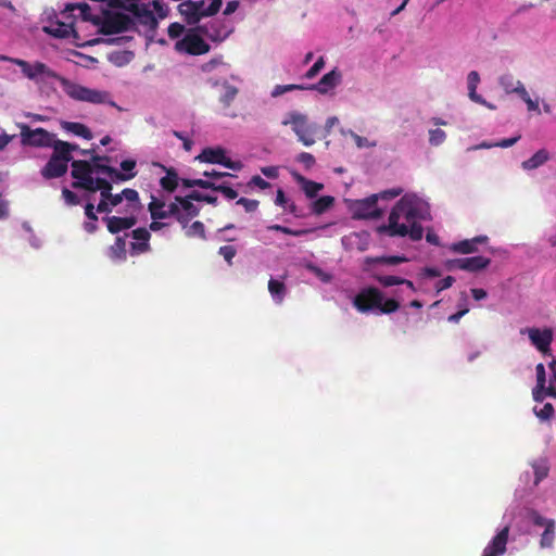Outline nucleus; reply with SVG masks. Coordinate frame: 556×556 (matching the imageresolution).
<instances>
[{
    "label": "nucleus",
    "mask_w": 556,
    "mask_h": 556,
    "mask_svg": "<svg viewBox=\"0 0 556 556\" xmlns=\"http://www.w3.org/2000/svg\"><path fill=\"white\" fill-rule=\"evenodd\" d=\"M334 202V198L331 195H323L314 201L312 210L315 214L320 215L329 210Z\"/></svg>",
    "instance_id": "obj_33"
},
{
    "label": "nucleus",
    "mask_w": 556,
    "mask_h": 556,
    "mask_svg": "<svg viewBox=\"0 0 556 556\" xmlns=\"http://www.w3.org/2000/svg\"><path fill=\"white\" fill-rule=\"evenodd\" d=\"M103 220L106 224V228H108L109 232H111L113 235H116L123 230L130 229L137 224L136 216H126V217L106 216V217H103Z\"/></svg>",
    "instance_id": "obj_17"
},
{
    "label": "nucleus",
    "mask_w": 556,
    "mask_h": 556,
    "mask_svg": "<svg viewBox=\"0 0 556 556\" xmlns=\"http://www.w3.org/2000/svg\"><path fill=\"white\" fill-rule=\"evenodd\" d=\"M175 49L191 55H201L210 51V45L194 30H190L175 43Z\"/></svg>",
    "instance_id": "obj_8"
},
{
    "label": "nucleus",
    "mask_w": 556,
    "mask_h": 556,
    "mask_svg": "<svg viewBox=\"0 0 556 556\" xmlns=\"http://www.w3.org/2000/svg\"><path fill=\"white\" fill-rule=\"evenodd\" d=\"M123 200L128 202V206L137 211L140 208V199L137 190L131 188H125L122 191Z\"/></svg>",
    "instance_id": "obj_37"
},
{
    "label": "nucleus",
    "mask_w": 556,
    "mask_h": 556,
    "mask_svg": "<svg viewBox=\"0 0 556 556\" xmlns=\"http://www.w3.org/2000/svg\"><path fill=\"white\" fill-rule=\"evenodd\" d=\"M554 412V406L551 403L544 404L540 410L534 409L536 417L541 420H549L553 417Z\"/></svg>",
    "instance_id": "obj_51"
},
{
    "label": "nucleus",
    "mask_w": 556,
    "mask_h": 556,
    "mask_svg": "<svg viewBox=\"0 0 556 556\" xmlns=\"http://www.w3.org/2000/svg\"><path fill=\"white\" fill-rule=\"evenodd\" d=\"M185 235L188 238L198 237V238L203 239V240L206 239L204 224L202 222H200V220L193 222L191 225H189L185 229Z\"/></svg>",
    "instance_id": "obj_35"
},
{
    "label": "nucleus",
    "mask_w": 556,
    "mask_h": 556,
    "mask_svg": "<svg viewBox=\"0 0 556 556\" xmlns=\"http://www.w3.org/2000/svg\"><path fill=\"white\" fill-rule=\"evenodd\" d=\"M520 138H521V136L517 135L513 138H506L498 142H494V146H496L498 148H509V147L514 146L515 143H517L520 140Z\"/></svg>",
    "instance_id": "obj_64"
},
{
    "label": "nucleus",
    "mask_w": 556,
    "mask_h": 556,
    "mask_svg": "<svg viewBox=\"0 0 556 556\" xmlns=\"http://www.w3.org/2000/svg\"><path fill=\"white\" fill-rule=\"evenodd\" d=\"M100 191L101 198L108 195L112 191V184L104 178H96L94 180V192Z\"/></svg>",
    "instance_id": "obj_47"
},
{
    "label": "nucleus",
    "mask_w": 556,
    "mask_h": 556,
    "mask_svg": "<svg viewBox=\"0 0 556 556\" xmlns=\"http://www.w3.org/2000/svg\"><path fill=\"white\" fill-rule=\"evenodd\" d=\"M131 237L136 242H131V254L132 255H139L142 253H147L151 250L150 247V238L151 233L150 231L144 227H139L137 229H134L131 231Z\"/></svg>",
    "instance_id": "obj_16"
},
{
    "label": "nucleus",
    "mask_w": 556,
    "mask_h": 556,
    "mask_svg": "<svg viewBox=\"0 0 556 556\" xmlns=\"http://www.w3.org/2000/svg\"><path fill=\"white\" fill-rule=\"evenodd\" d=\"M455 282V279L454 277L452 276H446L445 278H443L442 280H439L434 288H435V293L439 294L440 292H442L443 290L445 289H448L453 286V283Z\"/></svg>",
    "instance_id": "obj_59"
},
{
    "label": "nucleus",
    "mask_w": 556,
    "mask_h": 556,
    "mask_svg": "<svg viewBox=\"0 0 556 556\" xmlns=\"http://www.w3.org/2000/svg\"><path fill=\"white\" fill-rule=\"evenodd\" d=\"M94 180L96 178H93L92 175H89L87 177L80 178L77 181H74L72 187L75 189H84L89 192H94Z\"/></svg>",
    "instance_id": "obj_42"
},
{
    "label": "nucleus",
    "mask_w": 556,
    "mask_h": 556,
    "mask_svg": "<svg viewBox=\"0 0 556 556\" xmlns=\"http://www.w3.org/2000/svg\"><path fill=\"white\" fill-rule=\"evenodd\" d=\"M519 97L527 103L529 111H536L539 110V104L536 101H533L526 88H519Z\"/></svg>",
    "instance_id": "obj_57"
},
{
    "label": "nucleus",
    "mask_w": 556,
    "mask_h": 556,
    "mask_svg": "<svg viewBox=\"0 0 556 556\" xmlns=\"http://www.w3.org/2000/svg\"><path fill=\"white\" fill-rule=\"evenodd\" d=\"M500 85L507 93H517L519 96V88H525L520 80H516L511 74H504L500 77Z\"/></svg>",
    "instance_id": "obj_26"
},
{
    "label": "nucleus",
    "mask_w": 556,
    "mask_h": 556,
    "mask_svg": "<svg viewBox=\"0 0 556 556\" xmlns=\"http://www.w3.org/2000/svg\"><path fill=\"white\" fill-rule=\"evenodd\" d=\"M249 186H255L258 187L262 190H265L270 187V184L263 179L261 176L255 175L251 178Z\"/></svg>",
    "instance_id": "obj_63"
},
{
    "label": "nucleus",
    "mask_w": 556,
    "mask_h": 556,
    "mask_svg": "<svg viewBox=\"0 0 556 556\" xmlns=\"http://www.w3.org/2000/svg\"><path fill=\"white\" fill-rule=\"evenodd\" d=\"M179 181H181V185L185 188L199 187V188H202V189H208V187H213L212 186V181L206 180V179H187V178H182V179H179Z\"/></svg>",
    "instance_id": "obj_45"
},
{
    "label": "nucleus",
    "mask_w": 556,
    "mask_h": 556,
    "mask_svg": "<svg viewBox=\"0 0 556 556\" xmlns=\"http://www.w3.org/2000/svg\"><path fill=\"white\" fill-rule=\"evenodd\" d=\"M237 94H238L237 87L227 85V86H225V91H224L223 96L220 97V102L225 106H229L231 104V102L235 100V98L237 97Z\"/></svg>",
    "instance_id": "obj_46"
},
{
    "label": "nucleus",
    "mask_w": 556,
    "mask_h": 556,
    "mask_svg": "<svg viewBox=\"0 0 556 556\" xmlns=\"http://www.w3.org/2000/svg\"><path fill=\"white\" fill-rule=\"evenodd\" d=\"M198 7L191 0L184 1L178 5V11L188 25H194L203 17V13H199Z\"/></svg>",
    "instance_id": "obj_20"
},
{
    "label": "nucleus",
    "mask_w": 556,
    "mask_h": 556,
    "mask_svg": "<svg viewBox=\"0 0 556 556\" xmlns=\"http://www.w3.org/2000/svg\"><path fill=\"white\" fill-rule=\"evenodd\" d=\"M63 128L67 131L79 136L86 140L92 139V132L91 130L84 124L77 123V122H66L63 125Z\"/></svg>",
    "instance_id": "obj_27"
},
{
    "label": "nucleus",
    "mask_w": 556,
    "mask_h": 556,
    "mask_svg": "<svg viewBox=\"0 0 556 556\" xmlns=\"http://www.w3.org/2000/svg\"><path fill=\"white\" fill-rule=\"evenodd\" d=\"M529 517H530L531 521L533 522V525L538 526V527L546 528L549 522V519L543 517L539 511H536L534 509H531L529 511Z\"/></svg>",
    "instance_id": "obj_54"
},
{
    "label": "nucleus",
    "mask_w": 556,
    "mask_h": 556,
    "mask_svg": "<svg viewBox=\"0 0 556 556\" xmlns=\"http://www.w3.org/2000/svg\"><path fill=\"white\" fill-rule=\"evenodd\" d=\"M212 186L213 187H208V189L223 193L229 200H233L238 197V192L225 182L216 184L212 181Z\"/></svg>",
    "instance_id": "obj_40"
},
{
    "label": "nucleus",
    "mask_w": 556,
    "mask_h": 556,
    "mask_svg": "<svg viewBox=\"0 0 556 556\" xmlns=\"http://www.w3.org/2000/svg\"><path fill=\"white\" fill-rule=\"evenodd\" d=\"M548 152L545 149H541L536 151L530 159L523 161L521 166L526 170H532L543 165L548 161Z\"/></svg>",
    "instance_id": "obj_24"
},
{
    "label": "nucleus",
    "mask_w": 556,
    "mask_h": 556,
    "mask_svg": "<svg viewBox=\"0 0 556 556\" xmlns=\"http://www.w3.org/2000/svg\"><path fill=\"white\" fill-rule=\"evenodd\" d=\"M536 371V386L540 389H545L546 376H545V367L543 364H538L535 367Z\"/></svg>",
    "instance_id": "obj_60"
},
{
    "label": "nucleus",
    "mask_w": 556,
    "mask_h": 556,
    "mask_svg": "<svg viewBox=\"0 0 556 556\" xmlns=\"http://www.w3.org/2000/svg\"><path fill=\"white\" fill-rule=\"evenodd\" d=\"M489 240L486 236H477L472 239L462 240L453 243L451 250L460 254H470L478 251L479 243H485Z\"/></svg>",
    "instance_id": "obj_19"
},
{
    "label": "nucleus",
    "mask_w": 556,
    "mask_h": 556,
    "mask_svg": "<svg viewBox=\"0 0 556 556\" xmlns=\"http://www.w3.org/2000/svg\"><path fill=\"white\" fill-rule=\"evenodd\" d=\"M43 30L56 38H67L72 34L75 35L73 23H65L61 21L51 22L49 26H46Z\"/></svg>",
    "instance_id": "obj_21"
},
{
    "label": "nucleus",
    "mask_w": 556,
    "mask_h": 556,
    "mask_svg": "<svg viewBox=\"0 0 556 556\" xmlns=\"http://www.w3.org/2000/svg\"><path fill=\"white\" fill-rule=\"evenodd\" d=\"M111 257L126 260V240L124 237H116L114 244L110 248Z\"/></svg>",
    "instance_id": "obj_32"
},
{
    "label": "nucleus",
    "mask_w": 556,
    "mask_h": 556,
    "mask_svg": "<svg viewBox=\"0 0 556 556\" xmlns=\"http://www.w3.org/2000/svg\"><path fill=\"white\" fill-rule=\"evenodd\" d=\"M92 174L93 166L88 161H72V177L76 179V181Z\"/></svg>",
    "instance_id": "obj_23"
},
{
    "label": "nucleus",
    "mask_w": 556,
    "mask_h": 556,
    "mask_svg": "<svg viewBox=\"0 0 556 556\" xmlns=\"http://www.w3.org/2000/svg\"><path fill=\"white\" fill-rule=\"evenodd\" d=\"M148 210L152 219L167 218L165 202L160 199L152 197L151 202L148 204Z\"/></svg>",
    "instance_id": "obj_29"
},
{
    "label": "nucleus",
    "mask_w": 556,
    "mask_h": 556,
    "mask_svg": "<svg viewBox=\"0 0 556 556\" xmlns=\"http://www.w3.org/2000/svg\"><path fill=\"white\" fill-rule=\"evenodd\" d=\"M378 194L357 200L354 203V217L357 219H377L381 217L382 210L378 207Z\"/></svg>",
    "instance_id": "obj_10"
},
{
    "label": "nucleus",
    "mask_w": 556,
    "mask_h": 556,
    "mask_svg": "<svg viewBox=\"0 0 556 556\" xmlns=\"http://www.w3.org/2000/svg\"><path fill=\"white\" fill-rule=\"evenodd\" d=\"M555 530H556V521L554 519H549L547 527L544 529V532L540 539L541 548H551L554 545L555 541Z\"/></svg>",
    "instance_id": "obj_28"
},
{
    "label": "nucleus",
    "mask_w": 556,
    "mask_h": 556,
    "mask_svg": "<svg viewBox=\"0 0 556 556\" xmlns=\"http://www.w3.org/2000/svg\"><path fill=\"white\" fill-rule=\"evenodd\" d=\"M58 81L62 90L73 100L89 102V103H103L108 98V92L90 89L79 84H76L63 76L58 77Z\"/></svg>",
    "instance_id": "obj_4"
},
{
    "label": "nucleus",
    "mask_w": 556,
    "mask_h": 556,
    "mask_svg": "<svg viewBox=\"0 0 556 556\" xmlns=\"http://www.w3.org/2000/svg\"><path fill=\"white\" fill-rule=\"evenodd\" d=\"M197 5H199V13H203V17L215 15L223 4L222 0H212L208 7H204V1H193Z\"/></svg>",
    "instance_id": "obj_34"
},
{
    "label": "nucleus",
    "mask_w": 556,
    "mask_h": 556,
    "mask_svg": "<svg viewBox=\"0 0 556 556\" xmlns=\"http://www.w3.org/2000/svg\"><path fill=\"white\" fill-rule=\"evenodd\" d=\"M521 333H528L531 343L542 353L549 351L553 341V330L551 328H526Z\"/></svg>",
    "instance_id": "obj_12"
},
{
    "label": "nucleus",
    "mask_w": 556,
    "mask_h": 556,
    "mask_svg": "<svg viewBox=\"0 0 556 556\" xmlns=\"http://www.w3.org/2000/svg\"><path fill=\"white\" fill-rule=\"evenodd\" d=\"M198 215H187L186 212L180 211V213L175 217V219L180 224L182 229H186L189 226V223L192 218Z\"/></svg>",
    "instance_id": "obj_62"
},
{
    "label": "nucleus",
    "mask_w": 556,
    "mask_h": 556,
    "mask_svg": "<svg viewBox=\"0 0 556 556\" xmlns=\"http://www.w3.org/2000/svg\"><path fill=\"white\" fill-rule=\"evenodd\" d=\"M491 264L489 257L481 255L450 260L446 263L448 270L460 269L469 273H478L485 269Z\"/></svg>",
    "instance_id": "obj_11"
},
{
    "label": "nucleus",
    "mask_w": 556,
    "mask_h": 556,
    "mask_svg": "<svg viewBox=\"0 0 556 556\" xmlns=\"http://www.w3.org/2000/svg\"><path fill=\"white\" fill-rule=\"evenodd\" d=\"M49 148L53 149L51 157H56L58 160L66 163H70L73 160L72 154H70V142L55 139V137H53Z\"/></svg>",
    "instance_id": "obj_22"
},
{
    "label": "nucleus",
    "mask_w": 556,
    "mask_h": 556,
    "mask_svg": "<svg viewBox=\"0 0 556 556\" xmlns=\"http://www.w3.org/2000/svg\"><path fill=\"white\" fill-rule=\"evenodd\" d=\"M153 10L156 14V18H165L168 15V8L167 4L164 3L162 0H153L152 1Z\"/></svg>",
    "instance_id": "obj_50"
},
{
    "label": "nucleus",
    "mask_w": 556,
    "mask_h": 556,
    "mask_svg": "<svg viewBox=\"0 0 556 556\" xmlns=\"http://www.w3.org/2000/svg\"><path fill=\"white\" fill-rule=\"evenodd\" d=\"M534 469V483L539 484L544 478L548 475V467L545 464H535L533 466Z\"/></svg>",
    "instance_id": "obj_52"
},
{
    "label": "nucleus",
    "mask_w": 556,
    "mask_h": 556,
    "mask_svg": "<svg viewBox=\"0 0 556 556\" xmlns=\"http://www.w3.org/2000/svg\"><path fill=\"white\" fill-rule=\"evenodd\" d=\"M268 291L274 298L275 302L281 303L287 292V288L283 282L277 279H269L268 281Z\"/></svg>",
    "instance_id": "obj_30"
},
{
    "label": "nucleus",
    "mask_w": 556,
    "mask_h": 556,
    "mask_svg": "<svg viewBox=\"0 0 556 556\" xmlns=\"http://www.w3.org/2000/svg\"><path fill=\"white\" fill-rule=\"evenodd\" d=\"M296 161L303 164L306 169H309L315 165V157L312 153L308 152H301L298 155Z\"/></svg>",
    "instance_id": "obj_55"
},
{
    "label": "nucleus",
    "mask_w": 556,
    "mask_h": 556,
    "mask_svg": "<svg viewBox=\"0 0 556 556\" xmlns=\"http://www.w3.org/2000/svg\"><path fill=\"white\" fill-rule=\"evenodd\" d=\"M179 184V177L177 172L170 167L166 168V175L161 178L160 185L163 190L167 192H174Z\"/></svg>",
    "instance_id": "obj_25"
},
{
    "label": "nucleus",
    "mask_w": 556,
    "mask_h": 556,
    "mask_svg": "<svg viewBox=\"0 0 556 556\" xmlns=\"http://www.w3.org/2000/svg\"><path fill=\"white\" fill-rule=\"evenodd\" d=\"M17 127L21 129L20 136L23 146L48 148L51 146L52 138L55 137L54 134L43 128L31 129L23 123L17 124Z\"/></svg>",
    "instance_id": "obj_7"
},
{
    "label": "nucleus",
    "mask_w": 556,
    "mask_h": 556,
    "mask_svg": "<svg viewBox=\"0 0 556 556\" xmlns=\"http://www.w3.org/2000/svg\"><path fill=\"white\" fill-rule=\"evenodd\" d=\"M91 160L93 172L97 170L99 173L106 174L111 177L113 181H127L129 179H132L137 175V173L122 174L116 168L103 164L102 161H109L108 156L92 155Z\"/></svg>",
    "instance_id": "obj_13"
},
{
    "label": "nucleus",
    "mask_w": 556,
    "mask_h": 556,
    "mask_svg": "<svg viewBox=\"0 0 556 556\" xmlns=\"http://www.w3.org/2000/svg\"><path fill=\"white\" fill-rule=\"evenodd\" d=\"M325 67L324 56H319L314 65L305 73V77L312 79L318 75V73Z\"/></svg>",
    "instance_id": "obj_53"
},
{
    "label": "nucleus",
    "mask_w": 556,
    "mask_h": 556,
    "mask_svg": "<svg viewBox=\"0 0 556 556\" xmlns=\"http://www.w3.org/2000/svg\"><path fill=\"white\" fill-rule=\"evenodd\" d=\"M509 526L504 527L485 546L482 556H501L506 552Z\"/></svg>",
    "instance_id": "obj_14"
},
{
    "label": "nucleus",
    "mask_w": 556,
    "mask_h": 556,
    "mask_svg": "<svg viewBox=\"0 0 556 556\" xmlns=\"http://www.w3.org/2000/svg\"><path fill=\"white\" fill-rule=\"evenodd\" d=\"M419 210L415 201L407 195L403 197L392 208L389 224L379 228L391 237L408 236L413 241H419L424 235L422 226L417 222Z\"/></svg>",
    "instance_id": "obj_1"
},
{
    "label": "nucleus",
    "mask_w": 556,
    "mask_h": 556,
    "mask_svg": "<svg viewBox=\"0 0 556 556\" xmlns=\"http://www.w3.org/2000/svg\"><path fill=\"white\" fill-rule=\"evenodd\" d=\"M408 262V258L404 255H391V256H379V257H367L366 263H380L387 265H397L401 263Z\"/></svg>",
    "instance_id": "obj_31"
},
{
    "label": "nucleus",
    "mask_w": 556,
    "mask_h": 556,
    "mask_svg": "<svg viewBox=\"0 0 556 556\" xmlns=\"http://www.w3.org/2000/svg\"><path fill=\"white\" fill-rule=\"evenodd\" d=\"M300 180L303 182V191L307 198L313 199L317 195V193L324 188L323 184L305 179L300 177Z\"/></svg>",
    "instance_id": "obj_36"
},
{
    "label": "nucleus",
    "mask_w": 556,
    "mask_h": 556,
    "mask_svg": "<svg viewBox=\"0 0 556 556\" xmlns=\"http://www.w3.org/2000/svg\"><path fill=\"white\" fill-rule=\"evenodd\" d=\"M353 306L361 313L378 309L382 314H391L400 308V302L396 299L384 300L378 288L366 287L354 296Z\"/></svg>",
    "instance_id": "obj_2"
},
{
    "label": "nucleus",
    "mask_w": 556,
    "mask_h": 556,
    "mask_svg": "<svg viewBox=\"0 0 556 556\" xmlns=\"http://www.w3.org/2000/svg\"><path fill=\"white\" fill-rule=\"evenodd\" d=\"M237 204L238 205H242L244 207L245 212L252 213V212H255L257 210L260 203H258L257 200L240 198L237 201Z\"/></svg>",
    "instance_id": "obj_56"
},
{
    "label": "nucleus",
    "mask_w": 556,
    "mask_h": 556,
    "mask_svg": "<svg viewBox=\"0 0 556 556\" xmlns=\"http://www.w3.org/2000/svg\"><path fill=\"white\" fill-rule=\"evenodd\" d=\"M67 168L68 163L50 156L47 164L41 168V175L46 179L60 178L66 174Z\"/></svg>",
    "instance_id": "obj_18"
},
{
    "label": "nucleus",
    "mask_w": 556,
    "mask_h": 556,
    "mask_svg": "<svg viewBox=\"0 0 556 556\" xmlns=\"http://www.w3.org/2000/svg\"><path fill=\"white\" fill-rule=\"evenodd\" d=\"M267 230L271 231H279L286 235L294 236V237H301L309 232L307 229H291L286 226H281L278 224L270 225L267 227Z\"/></svg>",
    "instance_id": "obj_41"
},
{
    "label": "nucleus",
    "mask_w": 556,
    "mask_h": 556,
    "mask_svg": "<svg viewBox=\"0 0 556 556\" xmlns=\"http://www.w3.org/2000/svg\"><path fill=\"white\" fill-rule=\"evenodd\" d=\"M175 200L179 203V206L181 207L182 212H186L187 215H199L200 208L195 206L190 199H188V195L186 197H175Z\"/></svg>",
    "instance_id": "obj_38"
},
{
    "label": "nucleus",
    "mask_w": 556,
    "mask_h": 556,
    "mask_svg": "<svg viewBox=\"0 0 556 556\" xmlns=\"http://www.w3.org/2000/svg\"><path fill=\"white\" fill-rule=\"evenodd\" d=\"M446 139V134L440 128L429 130V142L431 146H440Z\"/></svg>",
    "instance_id": "obj_48"
},
{
    "label": "nucleus",
    "mask_w": 556,
    "mask_h": 556,
    "mask_svg": "<svg viewBox=\"0 0 556 556\" xmlns=\"http://www.w3.org/2000/svg\"><path fill=\"white\" fill-rule=\"evenodd\" d=\"M134 27L135 21L129 15L122 12H112L105 14L100 26V33L113 35L130 30Z\"/></svg>",
    "instance_id": "obj_6"
},
{
    "label": "nucleus",
    "mask_w": 556,
    "mask_h": 556,
    "mask_svg": "<svg viewBox=\"0 0 556 556\" xmlns=\"http://www.w3.org/2000/svg\"><path fill=\"white\" fill-rule=\"evenodd\" d=\"M185 31V26L180 23H172L168 26L167 34L172 39L179 38Z\"/></svg>",
    "instance_id": "obj_58"
},
{
    "label": "nucleus",
    "mask_w": 556,
    "mask_h": 556,
    "mask_svg": "<svg viewBox=\"0 0 556 556\" xmlns=\"http://www.w3.org/2000/svg\"><path fill=\"white\" fill-rule=\"evenodd\" d=\"M304 89H307V87H304L303 85H295V84L277 85L273 89L271 96L273 97H279V96H281V94H283L285 92H288V91L304 90Z\"/></svg>",
    "instance_id": "obj_44"
},
{
    "label": "nucleus",
    "mask_w": 556,
    "mask_h": 556,
    "mask_svg": "<svg viewBox=\"0 0 556 556\" xmlns=\"http://www.w3.org/2000/svg\"><path fill=\"white\" fill-rule=\"evenodd\" d=\"M281 124L283 126L291 125L299 141L304 146L309 147L315 143V136L317 134L318 126L314 123H309L308 117L305 114L298 111L289 112Z\"/></svg>",
    "instance_id": "obj_3"
},
{
    "label": "nucleus",
    "mask_w": 556,
    "mask_h": 556,
    "mask_svg": "<svg viewBox=\"0 0 556 556\" xmlns=\"http://www.w3.org/2000/svg\"><path fill=\"white\" fill-rule=\"evenodd\" d=\"M199 161L210 164H219L232 170H240L242 163L240 161H232L226 156L223 148H205L197 157Z\"/></svg>",
    "instance_id": "obj_9"
},
{
    "label": "nucleus",
    "mask_w": 556,
    "mask_h": 556,
    "mask_svg": "<svg viewBox=\"0 0 556 556\" xmlns=\"http://www.w3.org/2000/svg\"><path fill=\"white\" fill-rule=\"evenodd\" d=\"M62 195H63L65 202L68 205H77V204H79L78 195L75 192L71 191L70 189L64 188L62 190Z\"/></svg>",
    "instance_id": "obj_61"
},
{
    "label": "nucleus",
    "mask_w": 556,
    "mask_h": 556,
    "mask_svg": "<svg viewBox=\"0 0 556 556\" xmlns=\"http://www.w3.org/2000/svg\"><path fill=\"white\" fill-rule=\"evenodd\" d=\"M374 278L384 288L401 285L403 279L392 275H376Z\"/></svg>",
    "instance_id": "obj_43"
},
{
    "label": "nucleus",
    "mask_w": 556,
    "mask_h": 556,
    "mask_svg": "<svg viewBox=\"0 0 556 556\" xmlns=\"http://www.w3.org/2000/svg\"><path fill=\"white\" fill-rule=\"evenodd\" d=\"M218 254L220 256L224 257V260L229 264L231 265L232 264V258L236 256L237 254V250L235 247L232 245H223L219 248L218 250Z\"/></svg>",
    "instance_id": "obj_49"
},
{
    "label": "nucleus",
    "mask_w": 556,
    "mask_h": 556,
    "mask_svg": "<svg viewBox=\"0 0 556 556\" xmlns=\"http://www.w3.org/2000/svg\"><path fill=\"white\" fill-rule=\"evenodd\" d=\"M2 60H7V61L17 65L21 68L24 76L30 80H37L42 77L53 78V79L58 80V77H60L59 74H56L54 71L49 68L45 63L39 62V61L30 64L25 60L15 59V58L2 56Z\"/></svg>",
    "instance_id": "obj_5"
},
{
    "label": "nucleus",
    "mask_w": 556,
    "mask_h": 556,
    "mask_svg": "<svg viewBox=\"0 0 556 556\" xmlns=\"http://www.w3.org/2000/svg\"><path fill=\"white\" fill-rule=\"evenodd\" d=\"M74 10H79L84 21H92V17L90 15V7L89 4L83 2V3H68L65 7V12H73Z\"/></svg>",
    "instance_id": "obj_39"
},
{
    "label": "nucleus",
    "mask_w": 556,
    "mask_h": 556,
    "mask_svg": "<svg viewBox=\"0 0 556 556\" xmlns=\"http://www.w3.org/2000/svg\"><path fill=\"white\" fill-rule=\"evenodd\" d=\"M342 80V74L338 68H333L329 73L325 74L317 84H314L307 89L316 90L321 94L328 93L334 89Z\"/></svg>",
    "instance_id": "obj_15"
}]
</instances>
